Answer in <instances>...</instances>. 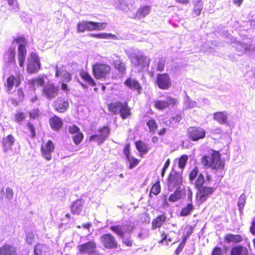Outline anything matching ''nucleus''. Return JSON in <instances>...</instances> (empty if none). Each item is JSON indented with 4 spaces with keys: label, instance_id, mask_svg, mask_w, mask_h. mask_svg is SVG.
Returning a JSON list of instances; mask_svg holds the SVG:
<instances>
[{
    "label": "nucleus",
    "instance_id": "nucleus-1",
    "mask_svg": "<svg viewBox=\"0 0 255 255\" xmlns=\"http://www.w3.org/2000/svg\"><path fill=\"white\" fill-rule=\"evenodd\" d=\"M200 161L204 167L211 168L215 173H225V162L219 151L212 150L210 156H203Z\"/></svg>",
    "mask_w": 255,
    "mask_h": 255
},
{
    "label": "nucleus",
    "instance_id": "nucleus-2",
    "mask_svg": "<svg viewBox=\"0 0 255 255\" xmlns=\"http://www.w3.org/2000/svg\"><path fill=\"white\" fill-rule=\"evenodd\" d=\"M107 107L111 114L119 115L123 120L129 118L132 115L131 109L127 101L124 102L119 101L112 102L107 104Z\"/></svg>",
    "mask_w": 255,
    "mask_h": 255
},
{
    "label": "nucleus",
    "instance_id": "nucleus-3",
    "mask_svg": "<svg viewBox=\"0 0 255 255\" xmlns=\"http://www.w3.org/2000/svg\"><path fill=\"white\" fill-rule=\"evenodd\" d=\"M183 180L182 173L178 172L175 169H172L166 179L168 190L172 191L175 188L180 187L183 184Z\"/></svg>",
    "mask_w": 255,
    "mask_h": 255
},
{
    "label": "nucleus",
    "instance_id": "nucleus-4",
    "mask_svg": "<svg viewBox=\"0 0 255 255\" xmlns=\"http://www.w3.org/2000/svg\"><path fill=\"white\" fill-rule=\"evenodd\" d=\"M92 69L93 74L97 79H105L111 71V68L109 65L100 62L94 64Z\"/></svg>",
    "mask_w": 255,
    "mask_h": 255
},
{
    "label": "nucleus",
    "instance_id": "nucleus-5",
    "mask_svg": "<svg viewBox=\"0 0 255 255\" xmlns=\"http://www.w3.org/2000/svg\"><path fill=\"white\" fill-rule=\"evenodd\" d=\"M23 79V75L19 72L16 73L15 75L10 74L6 78V82L4 84L6 93L11 94L14 86L18 87Z\"/></svg>",
    "mask_w": 255,
    "mask_h": 255
},
{
    "label": "nucleus",
    "instance_id": "nucleus-6",
    "mask_svg": "<svg viewBox=\"0 0 255 255\" xmlns=\"http://www.w3.org/2000/svg\"><path fill=\"white\" fill-rule=\"evenodd\" d=\"M206 132L202 128L198 126H192L188 128L187 136L190 141L195 142L204 139Z\"/></svg>",
    "mask_w": 255,
    "mask_h": 255
},
{
    "label": "nucleus",
    "instance_id": "nucleus-7",
    "mask_svg": "<svg viewBox=\"0 0 255 255\" xmlns=\"http://www.w3.org/2000/svg\"><path fill=\"white\" fill-rule=\"evenodd\" d=\"M59 92V86L49 81L42 87L41 94L45 99L50 100L56 97Z\"/></svg>",
    "mask_w": 255,
    "mask_h": 255
},
{
    "label": "nucleus",
    "instance_id": "nucleus-8",
    "mask_svg": "<svg viewBox=\"0 0 255 255\" xmlns=\"http://www.w3.org/2000/svg\"><path fill=\"white\" fill-rule=\"evenodd\" d=\"M100 241L105 249H116L119 247V243L116 237L109 233L102 235L100 238Z\"/></svg>",
    "mask_w": 255,
    "mask_h": 255
},
{
    "label": "nucleus",
    "instance_id": "nucleus-9",
    "mask_svg": "<svg viewBox=\"0 0 255 255\" xmlns=\"http://www.w3.org/2000/svg\"><path fill=\"white\" fill-rule=\"evenodd\" d=\"M197 189L195 198L197 201L200 203L205 202L207 199L211 196L215 191L216 188L204 186Z\"/></svg>",
    "mask_w": 255,
    "mask_h": 255
},
{
    "label": "nucleus",
    "instance_id": "nucleus-10",
    "mask_svg": "<svg viewBox=\"0 0 255 255\" xmlns=\"http://www.w3.org/2000/svg\"><path fill=\"white\" fill-rule=\"evenodd\" d=\"M40 68L41 63L39 57L35 53H31L28 59L27 72L30 74L35 73L38 72Z\"/></svg>",
    "mask_w": 255,
    "mask_h": 255
},
{
    "label": "nucleus",
    "instance_id": "nucleus-11",
    "mask_svg": "<svg viewBox=\"0 0 255 255\" xmlns=\"http://www.w3.org/2000/svg\"><path fill=\"white\" fill-rule=\"evenodd\" d=\"M55 149V144L51 140L43 141L40 147L41 156L47 161L51 160L52 154L54 152Z\"/></svg>",
    "mask_w": 255,
    "mask_h": 255
},
{
    "label": "nucleus",
    "instance_id": "nucleus-12",
    "mask_svg": "<svg viewBox=\"0 0 255 255\" xmlns=\"http://www.w3.org/2000/svg\"><path fill=\"white\" fill-rule=\"evenodd\" d=\"M155 83L159 89L163 90L169 89L172 86L171 78L167 73L157 74Z\"/></svg>",
    "mask_w": 255,
    "mask_h": 255
},
{
    "label": "nucleus",
    "instance_id": "nucleus-13",
    "mask_svg": "<svg viewBox=\"0 0 255 255\" xmlns=\"http://www.w3.org/2000/svg\"><path fill=\"white\" fill-rule=\"evenodd\" d=\"M178 103V100L176 98H173L171 97H168L166 100H156L153 102V106L155 109L159 111H163L168 108L170 106L174 107Z\"/></svg>",
    "mask_w": 255,
    "mask_h": 255
},
{
    "label": "nucleus",
    "instance_id": "nucleus-14",
    "mask_svg": "<svg viewBox=\"0 0 255 255\" xmlns=\"http://www.w3.org/2000/svg\"><path fill=\"white\" fill-rule=\"evenodd\" d=\"M78 250L80 254L87 253L89 255H100L97 251L96 243L93 241L91 240L88 242L78 245Z\"/></svg>",
    "mask_w": 255,
    "mask_h": 255
},
{
    "label": "nucleus",
    "instance_id": "nucleus-15",
    "mask_svg": "<svg viewBox=\"0 0 255 255\" xmlns=\"http://www.w3.org/2000/svg\"><path fill=\"white\" fill-rule=\"evenodd\" d=\"M52 107L57 112L64 113L69 109V100L65 97H58L53 102Z\"/></svg>",
    "mask_w": 255,
    "mask_h": 255
},
{
    "label": "nucleus",
    "instance_id": "nucleus-16",
    "mask_svg": "<svg viewBox=\"0 0 255 255\" xmlns=\"http://www.w3.org/2000/svg\"><path fill=\"white\" fill-rule=\"evenodd\" d=\"M132 63L135 67L143 70L149 67L150 59L143 55H135L133 58Z\"/></svg>",
    "mask_w": 255,
    "mask_h": 255
},
{
    "label": "nucleus",
    "instance_id": "nucleus-17",
    "mask_svg": "<svg viewBox=\"0 0 255 255\" xmlns=\"http://www.w3.org/2000/svg\"><path fill=\"white\" fill-rule=\"evenodd\" d=\"M174 192L170 195L168 200L171 202H175L186 196V191L184 188H175Z\"/></svg>",
    "mask_w": 255,
    "mask_h": 255
},
{
    "label": "nucleus",
    "instance_id": "nucleus-18",
    "mask_svg": "<svg viewBox=\"0 0 255 255\" xmlns=\"http://www.w3.org/2000/svg\"><path fill=\"white\" fill-rule=\"evenodd\" d=\"M65 66H62L60 69L56 68L55 76L60 77L62 81L64 82H69L72 80L71 74L65 69Z\"/></svg>",
    "mask_w": 255,
    "mask_h": 255
},
{
    "label": "nucleus",
    "instance_id": "nucleus-19",
    "mask_svg": "<svg viewBox=\"0 0 255 255\" xmlns=\"http://www.w3.org/2000/svg\"><path fill=\"white\" fill-rule=\"evenodd\" d=\"M166 215L165 213L158 215L151 222V229L155 230L161 228L166 222Z\"/></svg>",
    "mask_w": 255,
    "mask_h": 255
},
{
    "label": "nucleus",
    "instance_id": "nucleus-20",
    "mask_svg": "<svg viewBox=\"0 0 255 255\" xmlns=\"http://www.w3.org/2000/svg\"><path fill=\"white\" fill-rule=\"evenodd\" d=\"M51 128L56 131L60 130L63 126V121L58 116L54 115L49 119Z\"/></svg>",
    "mask_w": 255,
    "mask_h": 255
},
{
    "label": "nucleus",
    "instance_id": "nucleus-21",
    "mask_svg": "<svg viewBox=\"0 0 255 255\" xmlns=\"http://www.w3.org/2000/svg\"><path fill=\"white\" fill-rule=\"evenodd\" d=\"M124 84L129 88L135 90L138 94L141 93L142 87L137 80L131 79V78H128L124 82Z\"/></svg>",
    "mask_w": 255,
    "mask_h": 255
},
{
    "label": "nucleus",
    "instance_id": "nucleus-22",
    "mask_svg": "<svg viewBox=\"0 0 255 255\" xmlns=\"http://www.w3.org/2000/svg\"><path fill=\"white\" fill-rule=\"evenodd\" d=\"M117 59L113 61L114 67L122 75H124L126 73L127 66L125 62L120 59V56H116Z\"/></svg>",
    "mask_w": 255,
    "mask_h": 255
},
{
    "label": "nucleus",
    "instance_id": "nucleus-23",
    "mask_svg": "<svg viewBox=\"0 0 255 255\" xmlns=\"http://www.w3.org/2000/svg\"><path fill=\"white\" fill-rule=\"evenodd\" d=\"M15 94L11 98V103L15 106L18 105L19 102H22L24 99L25 95L22 88H18L15 90Z\"/></svg>",
    "mask_w": 255,
    "mask_h": 255
},
{
    "label": "nucleus",
    "instance_id": "nucleus-24",
    "mask_svg": "<svg viewBox=\"0 0 255 255\" xmlns=\"http://www.w3.org/2000/svg\"><path fill=\"white\" fill-rule=\"evenodd\" d=\"M77 29L78 32L93 31L92 21L83 20L77 23Z\"/></svg>",
    "mask_w": 255,
    "mask_h": 255
},
{
    "label": "nucleus",
    "instance_id": "nucleus-25",
    "mask_svg": "<svg viewBox=\"0 0 255 255\" xmlns=\"http://www.w3.org/2000/svg\"><path fill=\"white\" fill-rule=\"evenodd\" d=\"M225 241L228 243L238 244L243 241L244 238L239 234H227L224 237Z\"/></svg>",
    "mask_w": 255,
    "mask_h": 255
},
{
    "label": "nucleus",
    "instance_id": "nucleus-26",
    "mask_svg": "<svg viewBox=\"0 0 255 255\" xmlns=\"http://www.w3.org/2000/svg\"><path fill=\"white\" fill-rule=\"evenodd\" d=\"M150 11V6L149 5H143L140 6L133 15V18L140 19L147 16Z\"/></svg>",
    "mask_w": 255,
    "mask_h": 255
},
{
    "label": "nucleus",
    "instance_id": "nucleus-27",
    "mask_svg": "<svg viewBox=\"0 0 255 255\" xmlns=\"http://www.w3.org/2000/svg\"><path fill=\"white\" fill-rule=\"evenodd\" d=\"M84 204V201L82 199L76 200L71 206V212L73 214L79 215L82 211Z\"/></svg>",
    "mask_w": 255,
    "mask_h": 255
},
{
    "label": "nucleus",
    "instance_id": "nucleus-28",
    "mask_svg": "<svg viewBox=\"0 0 255 255\" xmlns=\"http://www.w3.org/2000/svg\"><path fill=\"white\" fill-rule=\"evenodd\" d=\"M248 249L244 246L238 245L231 248L230 255H249Z\"/></svg>",
    "mask_w": 255,
    "mask_h": 255
},
{
    "label": "nucleus",
    "instance_id": "nucleus-29",
    "mask_svg": "<svg viewBox=\"0 0 255 255\" xmlns=\"http://www.w3.org/2000/svg\"><path fill=\"white\" fill-rule=\"evenodd\" d=\"M14 137L11 134H9L4 137L2 141V145L4 150L5 151L10 150L11 148V146L14 144Z\"/></svg>",
    "mask_w": 255,
    "mask_h": 255
},
{
    "label": "nucleus",
    "instance_id": "nucleus-30",
    "mask_svg": "<svg viewBox=\"0 0 255 255\" xmlns=\"http://www.w3.org/2000/svg\"><path fill=\"white\" fill-rule=\"evenodd\" d=\"M194 209L195 207L192 202L188 203L185 206L182 208L180 211V216L181 217H186L189 215Z\"/></svg>",
    "mask_w": 255,
    "mask_h": 255
},
{
    "label": "nucleus",
    "instance_id": "nucleus-31",
    "mask_svg": "<svg viewBox=\"0 0 255 255\" xmlns=\"http://www.w3.org/2000/svg\"><path fill=\"white\" fill-rule=\"evenodd\" d=\"M80 75L82 79L90 86L92 87L96 86V83L95 80L88 72L85 71H82Z\"/></svg>",
    "mask_w": 255,
    "mask_h": 255
},
{
    "label": "nucleus",
    "instance_id": "nucleus-32",
    "mask_svg": "<svg viewBox=\"0 0 255 255\" xmlns=\"http://www.w3.org/2000/svg\"><path fill=\"white\" fill-rule=\"evenodd\" d=\"M213 119L220 124L227 123V116L225 112H218L213 114Z\"/></svg>",
    "mask_w": 255,
    "mask_h": 255
},
{
    "label": "nucleus",
    "instance_id": "nucleus-33",
    "mask_svg": "<svg viewBox=\"0 0 255 255\" xmlns=\"http://www.w3.org/2000/svg\"><path fill=\"white\" fill-rule=\"evenodd\" d=\"M48 251V247L42 244H38L34 248V254L35 255H46Z\"/></svg>",
    "mask_w": 255,
    "mask_h": 255
},
{
    "label": "nucleus",
    "instance_id": "nucleus-34",
    "mask_svg": "<svg viewBox=\"0 0 255 255\" xmlns=\"http://www.w3.org/2000/svg\"><path fill=\"white\" fill-rule=\"evenodd\" d=\"M135 146L137 150L140 153L141 156L142 154L147 153L148 151L147 144L141 140L135 141Z\"/></svg>",
    "mask_w": 255,
    "mask_h": 255
},
{
    "label": "nucleus",
    "instance_id": "nucleus-35",
    "mask_svg": "<svg viewBox=\"0 0 255 255\" xmlns=\"http://www.w3.org/2000/svg\"><path fill=\"white\" fill-rule=\"evenodd\" d=\"M15 250L10 245L5 244L0 248V255H15Z\"/></svg>",
    "mask_w": 255,
    "mask_h": 255
},
{
    "label": "nucleus",
    "instance_id": "nucleus-36",
    "mask_svg": "<svg viewBox=\"0 0 255 255\" xmlns=\"http://www.w3.org/2000/svg\"><path fill=\"white\" fill-rule=\"evenodd\" d=\"M15 50L13 48H9L4 55V58L7 63H15Z\"/></svg>",
    "mask_w": 255,
    "mask_h": 255
},
{
    "label": "nucleus",
    "instance_id": "nucleus-37",
    "mask_svg": "<svg viewBox=\"0 0 255 255\" xmlns=\"http://www.w3.org/2000/svg\"><path fill=\"white\" fill-rule=\"evenodd\" d=\"M160 191L161 187L160 182L158 180L152 185L149 194V197L152 198L153 195L155 196L157 195Z\"/></svg>",
    "mask_w": 255,
    "mask_h": 255
},
{
    "label": "nucleus",
    "instance_id": "nucleus-38",
    "mask_svg": "<svg viewBox=\"0 0 255 255\" xmlns=\"http://www.w3.org/2000/svg\"><path fill=\"white\" fill-rule=\"evenodd\" d=\"M146 126L148 128L149 132L152 134L156 131L158 128V124L156 121L152 118L147 121Z\"/></svg>",
    "mask_w": 255,
    "mask_h": 255
},
{
    "label": "nucleus",
    "instance_id": "nucleus-39",
    "mask_svg": "<svg viewBox=\"0 0 255 255\" xmlns=\"http://www.w3.org/2000/svg\"><path fill=\"white\" fill-rule=\"evenodd\" d=\"M98 131L100 132L98 134L104 141L107 139L110 133V128L107 126L100 127L98 129Z\"/></svg>",
    "mask_w": 255,
    "mask_h": 255
},
{
    "label": "nucleus",
    "instance_id": "nucleus-40",
    "mask_svg": "<svg viewBox=\"0 0 255 255\" xmlns=\"http://www.w3.org/2000/svg\"><path fill=\"white\" fill-rule=\"evenodd\" d=\"M181 120V115L180 114H177L170 118L169 120V125L171 127H176L179 125Z\"/></svg>",
    "mask_w": 255,
    "mask_h": 255
},
{
    "label": "nucleus",
    "instance_id": "nucleus-41",
    "mask_svg": "<svg viewBox=\"0 0 255 255\" xmlns=\"http://www.w3.org/2000/svg\"><path fill=\"white\" fill-rule=\"evenodd\" d=\"M115 3L121 9H124L132 5L134 3V0H115Z\"/></svg>",
    "mask_w": 255,
    "mask_h": 255
},
{
    "label": "nucleus",
    "instance_id": "nucleus-42",
    "mask_svg": "<svg viewBox=\"0 0 255 255\" xmlns=\"http://www.w3.org/2000/svg\"><path fill=\"white\" fill-rule=\"evenodd\" d=\"M194 187L196 189L204 186L205 183V179L203 174L199 173L196 178L194 180Z\"/></svg>",
    "mask_w": 255,
    "mask_h": 255
},
{
    "label": "nucleus",
    "instance_id": "nucleus-43",
    "mask_svg": "<svg viewBox=\"0 0 255 255\" xmlns=\"http://www.w3.org/2000/svg\"><path fill=\"white\" fill-rule=\"evenodd\" d=\"M110 229L115 234L121 238H123L125 236V232L121 227L119 225H113L110 227Z\"/></svg>",
    "mask_w": 255,
    "mask_h": 255
},
{
    "label": "nucleus",
    "instance_id": "nucleus-44",
    "mask_svg": "<svg viewBox=\"0 0 255 255\" xmlns=\"http://www.w3.org/2000/svg\"><path fill=\"white\" fill-rule=\"evenodd\" d=\"M127 159L129 163L128 166V168L129 169H131L136 166H137L139 163L140 161L139 159L133 157L132 155L129 156L128 157H127Z\"/></svg>",
    "mask_w": 255,
    "mask_h": 255
},
{
    "label": "nucleus",
    "instance_id": "nucleus-45",
    "mask_svg": "<svg viewBox=\"0 0 255 255\" xmlns=\"http://www.w3.org/2000/svg\"><path fill=\"white\" fill-rule=\"evenodd\" d=\"M30 83L31 84L33 85V86H43L45 85V81H44V79L43 77H41V76H38V77L37 78H34V79H32L31 81H30Z\"/></svg>",
    "mask_w": 255,
    "mask_h": 255
},
{
    "label": "nucleus",
    "instance_id": "nucleus-46",
    "mask_svg": "<svg viewBox=\"0 0 255 255\" xmlns=\"http://www.w3.org/2000/svg\"><path fill=\"white\" fill-rule=\"evenodd\" d=\"M188 157L186 154L182 155L178 159V166L181 169H183L186 165Z\"/></svg>",
    "mask_w": 255,
    "mask_h": 255
},
{
    "label": "nucleus",
    "instance_id": "nucleus-47",
    "mask_svg": "<svg viewBox=\"0 0 255 255\" xmlns=\"http://www.w3.org/2000/svg\"><path fill=\"white\" fill-rule=\"evenodd\" d=\"M199 174V168L195 166L189 173L188 178L190 182L194 181Z\"/></svg>",
    "mask_w": 255,
    "mask_h": 255
},
{
    "label": "nucleus",
    "instance_id": "nucleus-48",
    "mask_svg": "<svg viewBox=\"0 0 255 255\" xmlns=\"http://www.w3.org/2000/svg\"><path fill=\"white\" fill-rule=\"evenodd\" d=\"M203 4L201 0L197 1L194 4L193 12L196 15L200 14L203 9Z\"/></svg>",
    "mask_w": 255,
    "mask_h": 255
},
{
    "label": "nucleus",
    "instance_id": "nucleus-49",
    "mask_svg": "<svg viewBox=\"0 0 255 255\" xmlns=\"http://www.w3.org/2000/svg\"><path fill=\"white\" fill-rule=\"evenodd\" d=\"M93 31L104 30L107 25L106 22H98L92 21Z\"/></svg>",
    "mask_w": 255,
    "mask_h": 255
},
{
    "label": "nucleus",
    "instance_id": "nucleus-50",
    "mask_svg": "<svg viewBox=\"0 0 255 255\" xmlns=\"http://www.w3.org/2000/svg\"><path fill=\"white\" fill-rule=\"evenodd\" d=\"M25 114L23 112H17L14 115V121L16 123H21L25 120Z\"/></svg>",
    "mask_w": 255,
    "mask_h": 255
},
{
    "label": "nucleus",
    "instance_id": "nucleus-51",
    "mask_svg": "<svg viewBox=\"0 0 255 255\" xmlns=\"http://www.w3.org/2000/svg\"><path fill=\"white\" fill-rule=\"evenodd\" d=\"M246 197L244 194H242L241 195L239 198L238 206L239 208V210L240 212H242L244 206L246 204Z\"/></svg>",
    "mask_w": 255,
    "mask_h": 255
},
{
    "label": "nucleus",
    "instance_id": "nucleus-52",
    "mask_svg": "<svg viewBox=\"0 0 255 255\" xmlns=\"http://www.w3.org/2000/svg\"><path fill=\"white\" fill-rule=\"evenodd\" d=\"M84 134L82 132H79L73 136V140L76 145L79 144L84 139Z\"/></svg>",
    "mask_w": 255,
    "mask_h": 255
},
{
    "label": "nucleus",
    "instance_id": "nucleus-53",
    "mask_svg": "<svg viewBox=\"0 0 255 255\" xmlns=\"http://www.w3.org/2000/svg\"><path fill=\"white\" fill-rule=\"evenodd\" d=\"M26 126L30 132L29 136L32 138H34L36 136V131L34 125L31 123L28 122Z\"/></svg>",
    "mask_w": 255,
    "mask_h": 255
},
{
    "label": "nucleus",
    "instance_id": "nucleus-54",
    "mask_svg": "<svg viewBox=\"0 0 255 255\" xmlns=\"http://www.w3.org/2000/svg\"><path fill=\"white\" fill-rule=\"evenodd\" d=\"M90 36L98 39H108L111 37L112 35L110 33H91Z\"/></svg>",
    "mask_w": 255,
    "mask_h": 255
},
{
    "label": "nucleus",
    "instance_id": "nucleus-55",
    "mask_svg": "<svg viewBox=\"0 0 255 255\" xmlns=\"http://www.w3.org/2000/svg\"><path fill=\"white\" fill-rule=\"evenodd\" d=\"M68 132L71 134H76L80 131V128L75 125L69 126L68 128Z\"/></svg>",
    "mask_w": 255,
    "mask_h": 255
},
{
    "label": "nucleus",
    "instance_id": "nucleus-56",
    "mask_svg": "<svg viewBox=\"0 0 255 255\" xmlns=\"http://www.w3.org/2000/svg\"><path fill=\"white\" fill-rule=\"evenodd\" d=\"M27 50L25 45L24 44H19L18 47V56H26Z\"/></svg>",
    "mask_w": 255,
    "mask_h": 255
},
{
    "label": "nucleus",
    "instance_id": "nucleus-57",
    "mask_svg": "<svg viewBox=\"0 0 255 255\" xmlns=\"http://www.w3.org/2000/svg\"><path fill=\"white\" fill-rule=\"evenodd\" d=\"M90 140H94L97 141L98 144H102L105 141L99 136V134H94L90 136Z\"/></svg>",
    "mask_w": 255,
    "mask_h": 255
},
{
    "label": "nucleus",
    "instance_id": "nucleus-58",
    "mask_svg": "<svg viewBox=\"0 0 255 255\" xmlns=\"http://www.w3.org/2000/svg\"><path fill=\"white\" fill-rule=\"evenodd\" d=\"M194 229V226L191 225H187L184 229L185 234L184 235L189 238L193 233Z\"/></svg>",
    "mask_w": 255,
    "mask_h": 255
},
{
    "label": "nucleus",
    "instance_id": "nucleus-59",
    "mask_svg": "<svg viewBox=\"0 0 255 255\" xmlns=\"http://www.w3.org/2000/svg\"><path fill=\"white\" fill-rule=\"evenodd\" d=\"M13 42H15L19 44H24V45L26 44V40L23 35L18 36L14 38L13 39Z\"/></svg>",
    "mask_w": 255,
    "mask_h": 255
},
{
    "label": "nucleus",
    "instance_id": "nucleus-60",
    "mask_svg": "<svg viewBox=\"0 0 255 255\" xmlns=\"http://www.w3.org/2000/svg\"><path fill=\"white\" fill-rule=\"evenodd\" d=\"M122 243L127 247H130L133 245V240L130 236L128 238H124L122 240Z\"/></svg>",
    "mask_w": 255,
    "mask_h": 255
},
{
    "label": "nucleus",
    "instance_id": "nucleus-61",
    "mask_svg": "<svg viewBox=\"0 0 255 255\" xmlns=\"http://www.w3.org/2000/svg\"><path fill=\"white\" fill-rule=\"evenodd\" d=\"M223 250L219 247H215L212 250L211 255H223Z\"/></svg>",
    "mask_w": 255,
    "mask_h": 255
},
{
    "label": "nucleus",
    "instance_id": "nucleus-62",
    "mask_svg": "<svg viewBox=\"0 0 255 255\" xmlns=\"http://www.w3.org/2000/svg\"><path fill=\"white\" fill-rule=\"evenodd\" d=\"M123 152L125 155H126V158L128 157L130 155V144L129 143H127L125 145L124 149Z\"/></svg>",
    "mask_w": 255,
    "mask_h": 255
},
{
    "label": "nucleus",
    "instance_id": "nucleus-63",
    "mask_svg": "<svg viewBox=\"0 0 255 255\" xmlns=\"http://www.w3.org/2000/svg\"><path fill=\"white\" fill-rule=\"evenodd\" d=\"M165 68V61L160 60L158 62L157 66V70L159 72H162Z\"/></svg>",
    "mask_w": 255,
    "mask_h": 255
},
{
    "label": "nucleus",
    "instance_id": "nucleus-64",
    "mask_svg": "<svg viewBox=\"0 0 255 255\" xmlns=\"http://www.w3.org/2000/svg\"><path fill=\"white\" fill-rule=\"evenodd\" d=\"M13 196V192L11 188L7 187L6 189V196L9 199H11L12 198Z\"/></svg>",
    "mask_w": 255,
    "mask_h": 255
}]
</instances>
